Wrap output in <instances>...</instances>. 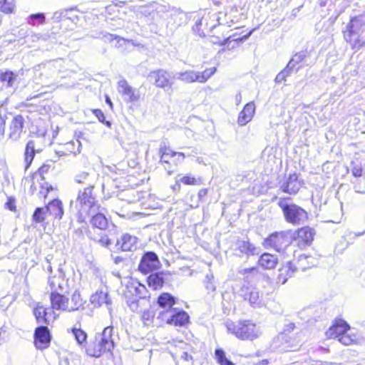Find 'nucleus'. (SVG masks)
Wrapping results in <instances>:
<instances>
[{
	"label": "nucleus",
	"mask_w": 365,
	"mask_h": 365,
	"mask_svg": "<svg viewBox=\"0 0 365 365\" xmlns=\"http://www.w3.org/2000/svg\"><path fill=\"white\" fill-rule=\"evenodd\" d=\"M113 328L107 327L101 333L96 334L93 340L91 341L86 348L88 355L100 357L103 353L110 351L114 347L112 339Z\"/></svg>",
	"instance_id": "obj_1"
},
{
	"label": "nucleus",
	"mask_w": 365,
	"mask_h": 365,
	"mask_svg": "<svg viewBox=\"0 0 365 365\" xmlns=\"http://www.w3.org/2000/svg\"><path fill=\"white\" fill-rule=\"evenodd\" d=\"M226 327L230 333L242 340H253L260 334L256 325L250 321H240L237 323L227 322Z\"/></svg>",
	"instance_id": "obj_2"
},
{
	"label": "nucleus",
	"mask_w": 365,
	"mask_h": 365,
	"mask_svg": "<svg viewBox=\"0 0 365 365\" xmlns=\"http://www.w3.org/2000/svg\"><path fill=\"white\" fill-rule=\"evenodd\" d=\"M312 260V257L302 255H300L298 259L297 265L293 264L291 262L287 263L282 269H279V274L278 276L279 282L284 284L287 281L288 277H291L297 270L302 269L303 271L307 267L313 266L314 262Z\"/></svg>",
	"instance_id": "obj_3"
},
{
	"label": "nucleus",
	"mask_w": 365,
	"mask_h": 365,
	"mask_svg": "<svg viewBox=\"0 0 365 365\" xmlns=\"http://www.w3.org/2000/svg\"><path fill=\"white\" fill-rule=\"evenodd\" d=\"M278 205L283 211L286 221L289 223L299 225L304 223L307 219V212L297 205H288L282 200H280Z\"/></svg>",
	"instance_id": "obj_4"
},
{
	"label": "nucleus",
	"mask_w": 365,
	"mask_h": 365,
	"mask_svg": "<svg viewBox=\"0 0 365 365\" xmlns=\"http://www.w3.org/2000/svg\"><path fill=\"white\" fill-rule=\"evenodd\" d=\"M158 318L168 324L182 327L189 322V316L185 311L176 309L160 311Z\"/></svg>",
	"instance_id": "obj_5"
},
{
	"label": "nucleus",
	"mask_w": 365,
	"mask_h": 365,
	"mask_svg": "<svg viewBox=\"0 0 365 365\" xmlns=\"http://www.w3.org/2000/svg\"><path fill=\"white\" fill-rule=\"evenodd\" d=\"M153 84L160 88L166 90H172L173 82L172 81L171 75L163 69H158L151 71L148 76Z\"/></svg>",
	"instance_id": "obj_6"
},
{
	"label": "nucleus",
	"mask_w": 365,
	"mask_h": 365,
	"mask_svg": "<svg viewBox=\"0 0 365 365\" xmlns=\"http://www.w3.org/2000/svg\"><path fill=\"white\" fill-rule=\"evenodd\" d=\"M95 198L92 195L91 188H86L83 191L80 192L76 200V205H79V213L81 215L88 213L95 206Z\"/></svg>",
	"instance_id": "obj_7"
},
{
	"label": "nucleus",
	"mask_w": 365,
	"mask_h": 365,
	"mask_svg": "<svg viewBox=\"0 0 365 365\" xmlns=\"http://www.w3.org/2000/svg\"><path fill=\"white\" fill-rule=\"evenodd\" d=\"M363 20L361 16H356L350 20V22L347 24L346 29L344 32V37L347 42H350L352 45V48L355 49H359L361 47L365 45V43H361L359 40L352 41V36L356 33L357 26L361 25Z\"/></svg>",
	"instance_id": "obj_8"
},
{
	"label": "nucleus",
	"mask_w": 365,
	"mask_h": 365,
	"mask_svg": "<svg viewBox=\"0 0 365 365\" xmlns=\"http://www.w3.org/2000/svg\"><path fill=\"white\" fill-rule=\"evenodd\" d=\"M118 91L128 103L137 102L140 98V91L130 86L125 79L118 82Z\"/></svg>",
	"instance_id": "obj_9"
},
{
	"label": "nucleus",
	"mask_w": 365,
	"mask_h": 365,
	"mask_svg": "<svg viewBox=\"0 0 365 365\" xmlns=\"http://www.w3.org/2000/svg\"><path fill=\"white\" fill-rule=\"evenodd\" d=\"M289 243L287 234L284 232H276L271 235L264 240V245L265 247H273L274 250L279 251Z\"/></svg>",
	"instance_id": "obj_10"
},
{
	"label": "nucleus",
	"mask_w": 365,
	"mask_h": 365,
	"mask_svg": "<svg viewBox=\"0 0 365 365\" xmlns=\"http://www.w3.org/2000/svg\"><path fill=\"white\" fill-rule=\"evenodd\" d=\"M159 264L160 262L156 254L149 252L143 256L139 264V269L143 273H148L156 269Z\"/></svg>",
	"instance_id": "obj_11"
},
{
	"label": "nucleus",
	"mask_w": 365,
	"mask_h": 365,
	"mask_svg": "<svg viewBox=\"0 0 365 365\" xmlns=\"http://www.w3.org/2000/svg\"><path fill=\"white\" fill-rule=\"evenodd\" d=\"M34 338L35 346L37 349H43L48 347L51 341V334L48 327L41 326L36 328Z\"/></svg>",
	"instance_id": "obj_12"
},
{
	"label": "nucleus",
	"mask_w": 365,
	"mask_h": 365,
	"mask_svg": "<svg viewBox=\"0 0 365 365\" xmlns=\"http://www.w3.org/2000/svg\"><path fill=\"white\" fill-rule=\"evenodd\" d=\"M349 325L342 319H338L334 324L327 331L326 335L329 338L339 339L346 331H349Z\"/></svg>",
	"instance_id": "obj_13"
},
{
	"label": "nucleus",
	"mask_w": 365,
	"mask_h": 365,
	"mask_svg": "<svg viewBox=\"0 0 365 365\" xmlns=\"http://www.w3.org/2000/svg\"><path fill=\"white\" fill-rule=\"evenodd\" d=\"M255 113V105L253 102L247 103L239 113L237 123L240 125H245L253 118Z\"/></svg>",
	"instance_id": "obj_14"
},
{
	"label": "nucleus",
	"mask_w": 365,
	"mask_h": 365,
	"mask_svg": "<svg viewBox=\"0 0 365 365\" xmlns=\"http://www.w3.org/2000/svg\"><path fill=\"white\" fill-rule=\"evenodd\" d=\"M51 302L52 309L68 312V299L65 296L51 292Z\"/></svg>",
	"instance_id": "obj_15"
},
{
	"label": "nucleus",
	"mask_w": 365,
	"mask_h": 365,
	"mask_svg": "<svg viewBox=\"0 0 365 365\" xmlns=\"http://www.w3.org/2000/svg\"><path fill=\"white\" fill-rule=\"evenodd\" d=\"M300 187L301 182L299 181L296 173L290 175L287 181L282 187L283 192L291 195L296 194Z\"/></svg>",
	"instance_id": "obj_16"
},
{
	"label": "nucleus",
	"mask_w": 365,
	"mask_h": 365,
	"mask_svg": "<svg viewBox=\"0 0 365 365\" xmlns=\"http://www.w3.org/2000/svg\"><path fill=\"white\" fill-rule=\"evenodd\" d=\"M24 125V118L21 115H16L11 121L10 126L9 137L16 140L19 138Z\"/></svg>",
	"instance_id": "obj_17"
},
{
	"label": "nucleus",
	"mask_w": 365,
	"mask_h": 365,
	"mask_svg": "<svg viewBox=\"0 0 365 365\" xmlns=\"http://www.w3.org/2000/svg\"><path fill=\"white\" fill-rule=\"evenodd\" d=\"M137 237L129 234L123 235L118 242L123 251H132L137 248Z\"/></svg>",
	"instance_id": "obj_18"
},
{
	"label": "nucleus",
	"mask_w": 365,
	"mask_h": 365,
	"mask_svg": "<svg viewBox=\"0 0 365 365\" xmlns=\"http://www.w3.org/2000/svg\"><path fill=\"white\" fill-rule=\"evenodd\" d=\"M160 162L162 163H165L168 165H170L169 160L175 156H178V158H180V160H184L185 155L183 153L180 152H174L169 148L165 146L160 148Z\"/></svg>",
	"instance_id": "obj_19"
},
{
	"label": "nucleus",
	"mask_w": 365,
	"mask_h": 365,
	"mask_svg": "<svg viewBox=\"0 0 365 365\" xmlns=\"http://www.w3.org/2000/svg\"><path fill=\"white\" fill-rule=\"evenodd\" d=\"M90 302L95 307H101L104 304L107 305L110 304L108 292L102 290H98L96 293L92 294L90 298Z\"/></svg>",
	"instance_id": "obj_20"
},
{
	"label": "nucleus",
	"mask_w": 365,
	"mask_h": 365,
	"mask_svg": "<svg viewBox=\"0 0 365 365\" xmlns=\"http://www.w3.org/2000/svg\"><path fill=\"white\" fill-rule=\"evenodd\" d=\"M244 297L246 300H248L250 304L254 307H260L262 304V297L256 288H247L246 293L244 294Z\"/></svg>",
	"instance_id": "obj_21"
},
{
	"label": "nucleus",
	"mask_w": 365,
	"mask_h": 365,
	"mask_svg": "<svg viewBox=\"0 0 365 365\" xmlns=\"http://www.w3.org/2000/svg\"><path fill=\"white\" fill-rule=\"evenodd\" d=\"M277 262V257L269 253L262 254L258 260L259 264L267 269H274Z\"/></svg>",
	"instance_id": "obj_22"
},
{
	"label": "nucleus",
	"mask_w": 365,
	"mask_h": 365,
	"mask_svg": "<svg viewBox=\"0 0 365 365\" xmlns=\"http://www.w3.org/2000/svg\"><path fill=\"white\" fill-rule=\"evenodd\" d=\"M46 211L54 217L61 219L63 215L61 202L59 200H54L51 201L46 206Z\"/></svg>",
	"instance_id": "obj_23"
},
{
	"label": "nucleus",
	"mask_w": 365,
	"mask_h": 365,
	"mask_svg": "<svg viewBox=\"0 0 365 365\" xmlns=\"http://www.w3.org/2000/svg\"><path fill=\"white\" fill-rule=\"evenodd\" d=\"M72 333L76 339L77 344L82 348L85 349L86 351V348L88 346L87 343V334L85 331L80 328L73 327L72 329Z\"/></svg>",
	"instance_id": "obj_24"
},
{
	"label": "nucleus",
	"mask_w": 365,
	"mask_h": 365,
	"mask_svg": "<svg viewBox=\"0 0 365 365\" xmlns=\"http://www.w3.org/2000/svg\"><path fill=\"white\" fill-rule=\"evenodd\" d=\"M158 303L163 309V311L173 309L174 308H172V307L175 304V299L168 293H163L159 296Z\"/></svg>",
	"instance_id": "obj_25"
},
{
	"label": "nucleus",
	"mask_w": 365,
	"mask_h": 365,
	"mask_svg": "<svg viewBox=\"0 0 365 365\" xmlns=\"http://www.w3.org/2000/svg\"><path fill=\"white\" fill-rule=\"evenodd\" d=\"M36 153L35 150V142L34 140H30L28 142L25 153H24V158H25V170H27L29 167L30 166L34 155Z\"/></svg>",
	"instance_id": "obj_26"
},
{
	"label": "nucleus",
	"mask_w": 365,
	"mask_h": 365,
	"mask_svg": "<svg viewBox=\"0 0 365 365\" xmlns=\"http://www.w3.org/2000/svg\"><path fill=\"white\" fill-rule=\"evenodd\" d=\"M176 78L186 83L197 82V72L192 70L178 73L176 74Z\"/></svg>",
	"instance_id": "obj_27"
},
{
	"label": "nucleus",
	"mask_w": 365,
	"mask_h": 365,
	"mask_svg": "<svg viewBox=\"0 0 365 365\" xmlns=\"http://www.w3.org/2000/svg\"><path fill=\"white\" fill-rule=\"evenodd\" d=\"M237 249L247 255L257 254V248L248 241L241 240L237 243Z\"/></svg>",
	"instance_id": "obj_28"
},
{
	"label": "nucleus",
	"mask_w": 365,
	"mask_h": 365,
	"mask_svg": "<svg viewBox=\"0 0 365 365\" xmlns=\"http://www.w3.org/2000/svg\"><path fill=\"white\" fill-rule=\"evenodd\" d=\"M148 284L153 289H158L163 287L164 279L161 273H155L148 277Z\"/></svg>",
	"instance_id": "obj_29"
},
{
	"label": "nucleus",
	"mask_w": 365,
	"mask_h": 365,
	"mask_svg": "<svg viewBox=\"0 0 365 365\" xmlns=\"http://www.w3.org/2000/svg\"><path fill=\"white\" fill-rule=\"evenodd\" d=\"M338 341L345 346H349L355 344L357 341V336L354 330L349 328V331L348 330L341 335L338 339Z\"/></svg>",
	"instance_id": "obj_30"
},
{
	"label": "nucleus",
	"mask_w": 365,
	"mask_h": 365,
	"mask_svg": "<svg viewBox=\"0 0 365 365\" xmlns=\"http://www.w3.org/2000/svg\"><path fill=\"white\" fill-rule=\"evenodd\" d=\"M297 237L305 243H309L313 240V230L307 227H302L297 231Z\"/></svg>",
	"instance_id": "obj_31"
},
{
	"label": "nucleus",
	"mask_w": 365,
	"mask_h": 365,
	"mask_svg": "<svg viewBox=\"0 0 365 365\" xmlns=\"http://www.w3.org/2000/svg\"><path fill=\"white\" fill-rule=\"evenodd\" d=\"M83 305L82 299L78 292H74L71 299H68V312L78 310Z\"/></svg>",
	"instance_id": "obj_32"
},
{
	"label": "nucleus",
	"mask_w": 365,
	"mask_h": 365,
	"mask_svg": "<svg viewBox=\"0 0 365 365\" xmlns=\"http://www.w3.org/2000/svg\"><path fill=\"white\" fill-rule=\"evenodd\" d=\"M175 355L178 364L181 363L182 365H192L194 363L192 356L190 354H188L187 351H176Z\"/></svg>",
	"instance_id": "obj_33"
},
{
	"label": "nucleus",
	"mask_w": 365,
	"mask_h": 365,
	"mask_svg": "<svg viewBox=\"0 0 365 365\" xmlns=\"http://www.w3.org/2000/svg\"><path fill=\"white\" fill-rule=\"evenodd\" d=\"M92 225L100 230H105L108 226V220L106 217L101 213L92 217L91 220Z\"/></svg>",
	"instance_id": "obj_34"
},
{
	"label": "nucleus",
	"mask_w": 365,
	"mask_h": 365,
	"mask_svg": "<svg viewBox=\"0 0 365 365\" xmlns=\"http://www.w3.org/2000/svg\"><path fill=\"white\" fill-rule=\"evenodd\" d=\"M34 314L38 324L48 323V319H46V308L42 305L38 304L34 309Z\"/></svg>",
	"instance_id": "obj_35"
},
{
	"label": "nucleus",
	"mask_w": 365,
	"mask_h": 365,
	"mask_svg": "<svg viewBox=\"0 0 365 365\" xmlns=\"http://www.w3.org/2000/svg\"><path fill=\"white\" fill-rule=\"evenodd\" d=\"M215 358L220 365H235L226 357L225 351L221 349H217L215 352Z\"/></svg>",
	"instance_id": "obj_36"
},
{
	"label": "nucleus",
	"mask_w": 365,
	"mask_h": 365,
	"mask_svg": "<svg viewBox=\"0 0 365 365\" xmlns=\"http://www.w3.org/2000/svg\"><path fill=\"white\" fill-rule=\"evenodd\" d=\"M0 81L7 83V86L11 87L16 81V76L12 71H1Z\"/></svg>",
	"instance_id": "obj_37"
},
{
	"label": "nucleus",
	"mask_w": 365,
	"mask_h": 365,
	"mask_svg": "<svg viewBox=\"0 0 365 365\" xmlns=\"http://www.w3.org/2000/svg\"><path fill=\"white\" fill-rule=\"evenodd\" d=\"M216 68L212 67L205 69L202 72H197V82L205 83L216 72Z\"/></svg>",
	"instance_id": "obj_38"
},
{
	"label": "nucleus",
	"mask_w": 365,
	"mask_h": 365,
	"mask_svg": "<svg viewBox=\"0 0 365 365\" xmlns=\"http://www.w3.org/2000/svg\"><path fill=\"white\" fill-rule=\"evenodd\" d=\"M304 57L305 54L304 52L296 53L289 61L287 66L292 71L297 64L303 61Z\"/></svg>",
	"instance_id": "obj_39"
},
{
	"label": "nucleus",
	"mask_w": 365,
	"mask_h": 365,
	"mask_svg": "<svg viewBox=\"0 0 365 365\" xmlns=\"http://www.w3.org/2000/svg\"><path fill=\"white\" fill-rule=\"evenodd\" d=\"M179 181L184 185H200L202 183V180L200 178H195L194 176H183L182 177Z\"/></svg>",
	"instance_id": "obj_40"
},
{
	"label": "nucleus",
	"mask_w": 365,
	"mask_h": 365,
	"mask_svg": "<svg viewBox=\"0 0 365 365\" xmlns=\"http://www.w3.org/2000/svg\"><path fill=\"white\" fill-rule=\"evenodd\" d=\"M66 150L73 153V154H79L81 151V143L80 141L70 142L66 143Z\"/></svg>",
	"instance_id": "obj_41"
},
{
	"label": "nucleus",
	"mask_w": 365,
	"mask_h": 365,
	"mask_svg": "<svg viewBox=\"0 0 365 365\" xmlns=\"http://www.w3.org/2000/svg\"><path fill=\"white\" fill-rule=\"evenodd\" d=\"M47 213L46 207H38L33 215V220L36 222H42L45 220V215Z\"/></svg>",
	"instance_id": "obj_42"
},
{
	"label": "nucleus",
	"mask_w": 365,
	"mask_h": 365,
	"mask_svg": "<svg viewBox=\"0 0 365 365\" xmlns=\"http://www.w3.org/2000/svg\"><path fill=\"white\" fill-rule=\"evenodd\" d=\"M103 38L105 41H112L113 40H117V43L115 45L116 46H122L127 41L125 39L111 34H106L103 35Z\"/></svg>",
	"instance_id": "obj_43"
},
{
	"label": "nucleus",
	"mask_w": 365,
	"mask_h": 365,
	"mask_svg": "<svg viewBox=\"0 0 365 365\" xmlns=\"http://www.w3.org/2000/svg\"><path fill=\"white\" fill-rule=\"evenodd\" d=\"M48 284L51 287V291L53 293H58V290H62L60 279L56 277H50L48 279Z\"/></svg>",
	"instance_id": "obj_44"
},
{
	"label": "nucleus",
	"mask_w": 365,
	"mask_h": 365,
	"mask_svg": "<svg viewBox=\"0 0 365 365\" xmlns=\"http://www.w3.org/2000/svg\"><path fill=\"white\" fill-rule=\"evenodd\" d=\"M45 20V16L42 13L36 14H31L29 16V19L28 20V23L31 25H36V21H38L39 24H43Z\"/></svg>",
	"instance_id": "obj_45"
},
{
	"label": "nucleus",
	"mask_w": 365,
	"mask_h": 365,
	"mask_svg": "<svg viewBox=\"0 0 365 365\" xmlns=\"http://www.w3.org/2000/svg\"><path fill=\"white\" fill-rule=\"evenodd\" d=\"M205 284L207 290L208 292H215L216 289V287L214 282V277L212 274H207L205 277Z\"/></svg>",
	"instance_id": "obj_46"
},
{
	"label": "nucleus",
	"mask_w": 365,
	"mask_h": 365,
	"mask_svg": "<svg viewBox=\"0 0 365 365\" xmlns=\"http://www.w3.org/2000/svg\"><path fill=\"white\" fill-rule=\"evenodd\" d=\"M8 0H0V11L5 14H11L14 11V4L9 3L8 4V6H5V4Z\"/></svg>",
	"instance_id": "obj_47"
},
{
	"label": "nucleus",
	"mask_w": 365,
	"mask_h": 365,
	"mask_svg": "<svg viewBox=\"0 0 365 365\" xmlns=\"http://www.w3.org/2000/svg\"><path fill=\"white\" fill-rule=\"evenodd\" d=\"M154 317V314L150 309L145 310L141 316L142 320L145 325H149Z\"/></svg>",
	"instance_id": "obj_48"
},
{
	"label": "nucleus",
	"mask_w": 365,
	"mask_h": 365,
	"mask_svg": "<svg viewBox=\"0 0 365 365\" xmlns=\"http://www.w3.org/2000/svg\"><path fill=\"white\" fill-rule=\"evenodd\" d=\"M291 71L292 70L290 68H288V67L287 66L282 71H281L277 75L275 78V81L277 83H281L283 81H285L286 78L291 73Z\"/></svg>",
	"instance_id": "obj_49"
},
{
	"label": "nucleus",
	"mask_w": 365,
	"mask_h": 365,
	"mask_svg": "<svg viewBox=\"0 0 365 365\" xmlns=\"http://www.w3.org/2000/svg\"><path fill=\"white\" fill-rule=\"evenodd\" d=\"M227 16V14H224L223 13L220 12L218 14L217 19L220 24H227L228 26H231L235 20L231 19L230 21L225 20L224 19H225Z\"/></svg>",
	"instance_id": "obj_50"
},
{
	"label": "nucleus",
	"mask_w": 365,
	"mask_h": 365,
	"mask_svg": "<svg viewBox=\"0 0 365 365\" xmlns=\"http://www.w3.org/2000/svg\"><path fill=\"white\" fill-rule=\"evenodd\" d=\"M351 173L354 177H361L363 173V170L361 165L354 163L351 164Z\"/></svg>",
	"instance_id": "obj_51"
},
{
	"label": "nucleus",
	"mask_w": 365,
	"mask_h": 365,
	"mask_svg": "<svg viewBox=\"0 0 365 365\" xmlns=\"http://www.w3.org/2000/svg\"><path fill=\"white\" fill-rule=\"evenodd\" d=\"M52 308H46V319H48V323H45L46 324H49L51 322H53L56 318V315L55 312L53 310Z\"/></svg>",
	"instance_id": "obj_52"
},
{
	"label": "nucleus",
	"mask_w": 365,
	"mask_h": 365,
	"mask_svg": "<svg viewBox=\"0 0 365 365\" xmlns=\"http://www.w3.org/2000/svg\"><path fill=\"white\" fill-rule=\"evenodd\" d=\"M98 242L103 247H108L111 245V241L107 235H102Z\"/></svg>",
	"instance_id": "obj_53"
},
{
	"label": "nucleus",
	"mask_w": 365,
	"mask_h": 365,
	"mask_svg": "<svg viewBox=\"0 0 365 365\" xmlns=\"http://www.w3.org/2000/svg\"><path fill=\"white\" fill-rule=\"evenodd\" d=\"M88 178V173L82 172L76 176V181L78 183H83Z\"/></svg>",
	"instance_id": "obj_54"
},
{
	"label": "nucleus",
	"mask_w": 365,
	"mask_h": 365,
	"mask_svg": "<svg viewBox=\"0 0 365 365\" xmlns=\"http://www.w3.org/2000/svg\"><path fill=\"white\" fill-rule=\"evenodd\" d=\"M5 207L11 211L16 210L15 201L12 198H9L8 201L5 204Z\"/></svg>",
	"instance_id": "obj_55"
},
{
	"label": "nucleus",
	"mask_w": 365,
	"mask_h": 365,
	"mask_svg": "<svg viewBox=\"0 0 365 365\" xmlns=\"http://www.w3.org/2000/svg\"><path fill=\"white\" fill-rule=\"evenodd\" d=\"M93 113L100 122H101V123L105 122L104 114L101 110H99V109L93 110Z\"/></svg>",
	"instance_id": "obj_56"
},
{
	"label": "nucleus",
	"mask_w": 365,
	"mask_h": 365,
	"mask_svg": "<svg viewBox=\"0 0 365 365\" xmlns=\"http://www.w3.org/2000/svg\"><path fill=\"white\" fill-rule=\"evenodd\" d=\"M295 328V325L292 322H289L284 326V331L290 332L293 331Z\"/></svg>",
	"instance_id": "obj_57"
},
{
	"label": "nucleus",
	"mask_w": 365,
	"mask_h": 365,
	"mask_svg": "<svg viewBox=\"0 0 365 365\" xmlns=\"http://www.w3.org/2000/svg\"><path fill=\"white\" fill-rule=\"evenodd\" d=\"M207 194V190L205 188L201 189L198 192V197L199 199H202Z\"/></svg>",
	"instance_id": "obj_58"
},
{
	"label": "nucleus",
	"mask_w": 365,
	"mask_h": 365,
	"mask_svg": "<svg viewBox=\"0 0 365 365\" xmlns=\"http://www.w3.org/2000/svg\"><path fill=\"white\" fill-rule=\"evenodd\" d=\"M254 30H255V29L251 30V31H250L247 34H246V35L243 36H242V37H241V38H236V39H235V41H245V40L247 39V38L251 36V34H252V32H253V31H254Z\"/></svg>",
	"instance_id": "obj_59"
},
{
	"label": "nucleus",
	"mask_w": 365,
	"mask_h": 365,
	"mask_svg": "<svg viewBox=\"0 0 365 365\" xmlns=\"http://www.w3.org/2000/svg\"><path fill=\"white\" fill-rule=\"evenodd\" d=\"M48 169V165H43V166H41V167L39 168V172H40L41 173H45V172H47Z\"/></svg>",
	"instance_id": "obj_60"
},
{
	"label": "nucleus",
	"mask_w": 365,
	"mask_h": 365,
	"mask_svg": "<svg viewBox=\"0 0 365 365\" xmlns=\"http://www.w3.org/2000/svg\"><path fill=\"white\" fill-rule=\"evenodd\" d=\"M235 100H236V103L238 105L239 103H241V101H242V95L240 93H238L237 94L236 97H235Z\"/></svg>",
	"instance_id": "obj_61"
},
{
	"label": "nucleus",
	"mask_w": 365,
	"mask_h": 365,
	"mask_svg": "<svg viewBox=\"0 0 365 365\" xmlns=\"http://www.w3.org/2000/svg\"><path fill=\"white\" fill-rule=\"evenodd\" d=\"M255 270V267H252V268H250V269H242V273H247V272H253Z\"/></svg>",
	"instance_id": "obj_62"
},
{
	"label": "nucleus",
	"mask_w": 365,
	"mask_h": 365,
	"mask_svg": "<svg viewBox=\"0 0 365 365\" xmlns=\"http://www.w3.org/2000/svg\"><path fill=\"white\" fill-rule=\"evenodd\" d=\"M106 101L112 108L113 103L108 96H106Z\"/></svg>",
	"instance_id": "obj_63"
},
{
	"label": "nucleus",
	"mask_w": 365,
	"mask_h": 365,
	"mask_svg": "<svg viewBox=\"0 0 365 365\" xmlns=\"http://www.w3.org/2000/svg\"><path fill=\"white\" fill-rule=\"evenodd\" d=\"M138 304L136 302H133L130 304V308L134 310L135 308H137Z\"/></svg>",
	"instance_id": "obj_64"
}]
</instances>
